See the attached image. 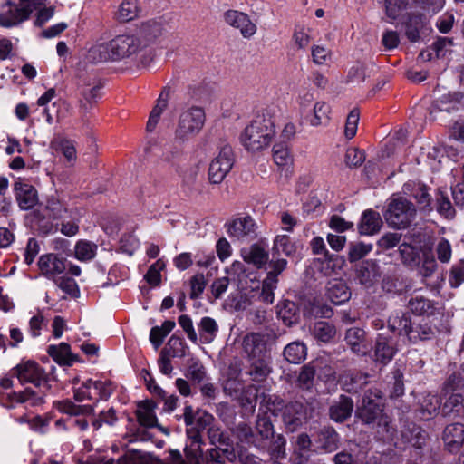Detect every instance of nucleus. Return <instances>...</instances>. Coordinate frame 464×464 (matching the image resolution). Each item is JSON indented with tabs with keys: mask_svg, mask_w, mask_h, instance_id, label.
Instances as JSON below:
<instances>
[{
	"mask_svg": "<svg viewBox=\"0 0 464 464\" xmlns=\"http://www.w3.org/2000/svg\"><path fill=\"white\" fill-rule=\"evenodd\" d=\"M12 376H16L24 383L34 384L38 391L30 388L21 392H12L7 395L8 402L3 403L8 408H14L17 403H27L30 406H38L44 401V396L49 390L47 374L44 370L34 361H22L11 371Z\"/></svg>",
	"mask_w": 464,
	"mask_h": 464,
	"instance_id": "nucleus-1",
	"label": "nucleus"
},
{
	"mask_svg": "<svg viewBox=\"0 0 464 464\" xmlns=\"http://www.w3.org/2000/svg\"><path fill=\"white\" fill-rule=\"evenodd\" d=\"M276 136L275 124L269 115L257 114L245 128L240 136L244 148L258 152L268 148Z\"/></svg>",
	"mask_w": 464,
	"mask_h": 464,
	"instance_id": "nucleus-2",
	"label": "nucleus"
},
{
	"mask_svg": "<svg viewBox=\"0 0 464 464\" xmlns=\"http://www.w3.org/2000/svg\"><path fill=\"white\" fill-rule=\"evenodd\" d=\"M140 47L138 39L130 34L117 35L110 42L97 43L89 50L95 62L119 61L134 54Z\"/></svg>",
	"mask_w": 464,
	"mask_h": 464,
	"instance_id": "nucleus-3",
	"label": "nucleus"
},
{
	"mask_svg": "<svg viewBox=\"0 0 464 464\" xmlns=\"http://www.w3.org/2000/svg\"><path fill=\"white\" fill-rule=\"evenodd\" d=\"M155 409L156 404L152 401H144L138 403L136 410L138 423L131 419L129 420L125 434V439H127L128 442L149 440L150 435L147 429L150 428L156 427L161 431H165L164 428L158 423Z\"/></svg>",
	"mask_w": 464,
	"mask_h": 464,
	"instance_id": "nucleus-4",
	"label": "nucleus"
},
{
	"mask_svg": "<svg viewBox=\"0 0 464 464\" xmlns=\"http://www.w3.org/2000/svg\"><path fill=\"white\" fill-rule=\"evenodd\" d=\"M357 416L367 424H376L378 433L384 440L392 439L394 428L391 425L390 418L383 413L380 399H372L365 394L362 401V405L357 410Z\"/></svg>",
	"mask_w": 464,
	"mask_h": 464,
	"instance_id": "nucleus-5",
	"label": "nucleus"
},
{
	"mask_svg": "<svg viewBox=\"0 0 464 464\" xmlns=\"http://www.w3.org/2000/svg\"><path fill=\"white\" fill-rule=\"evenodd\" d=\"M416 214V208L411 201L402 197H394L391 199L384 217L390 226L401 229L411 224Z\"/></svg>",
	"mask_w": 464,
	"mask_h": 464,
	"instance_id": "nucleus-6",
	"label": "nucleus"
},
{
	"mask_svg": "<svg viewBox=\"0 0 464 464\" xmlns=\"http://www.w3.org/2000/svg\"><path fill=\"white\" fill-rule=\"evenodd\" d=\"M206 121L205 111L201 107L192 106L181 112L175 131L176 138L185 141L198 135Z\"/></svg>",
	"mask_w": 464,
	"mask_h": 464,
	"instance_id": "nucleus-7",
	"label": "nucleus"
},
{
	"mask_svg": "<svg viewBox=\"0 0 464 464\" xmlns=\"http://www.w3.org/2000/svg\"><path fill=\"white\" fill-rule=\"evenodd\" d=\"M113 392V386L110 381L88 379L81 386L74 389V399L77 401H107Z\"/></svg>",
	"mask_w": 464,
	"mask_h": 464,
	"instance_id": "nucleus-8",
	"label": "nucleus"
},
{
	"mask_svg": "<svg viewBox=\"0 0 464 464\" xmlns=\"http://www.w3.org/2000/svg\"><path fill=\"white\" fill-rule=\"evenodd\" d=\"M234 165V154L230 146L222 147L211 160L208 167V180L212 184H220Z\"/></svg>",
	"mask_w": 464,
	"mask_h": 464,
	"instance_id": "nucleus-9",
	"label": "nucleus"
},
{
	"mask_svg": "<svg viewBox=\"0 0 464 464\" xmlns=\"http://www.w3.org/2000/svg\"><path fill=\"white\" fill-rule=\"evenodd\" d=\"M227 234L234 242L246 243L256 237L257 225L248 215L237 217L226 224Z\"/></svg>",
	"mask_w": 464,
	"mask_h": 464,
	"instance_id": "nucleus-10",
	"label": "nucleus"
},
{
	"mask_svg": "<svg viewBox=\"0 0 464 464\" xmlns=\"http://www.w3.org/2000/svg\"><path fill=\"white\" fill-rule=\"evenodd\" d=\"M223 20L230 27L239 31L246 39H250L257 32L256 24L244 12L229 9L224 12Z\"/></svg>",
	"mask_w": 464,
	"mask_h": 464,
	"instance_id": "nucleus-11",
	"label": "nucleus"
},
{
	"mask_svg": "<svg viewBox=\"0 0 464 464\" xmlns=\"http://www.w3.org/2000/svg\"><path fill=\"white\" fill-rule=\"evenodd\" d=\"M16 202L21 209L28 210L38 203V193L35 188L23 179H18L14 184Z\"/></svg>",
	"mask_w": 464,
	"mask_h": 464,
	"instance_id": "nucleus-12",
	"label": "nucleus"
},
{
	"mask_svg": "<svg viewBox=\"0 0 464 464\" xmlns=\"http://www.w3.org/2000/svg\"><path fill=\"white\" fill-rule=\"evenodd\" d=\"M305 419V407L295 401L288 403L283 412V420L289 431H295Z\"/></svg>",
	"mask_w": 464,
	"mask_h": 464,
	"instance_id": "nucleus-13",
	"label": "nucleus"
},
{
	"mask_svg": "<svg viewBox=\"0 0 464 464\" xmlns=\"http://www.w3.org/2000/svg\"><path fill=\"white\" fill-rule=\"evenodd\" d=\"M433 106L440 111H450L457 109L463 95L459 92H446L444 88H437L435 91Z\"/></svg>",
	"mask_w": 464,
	"mask_h": 464,
	"instance_id": "nucleus-14",
	"label": "nucleus"
},
{
	"mask_svg": "<svg viewBox=\"0 0 464 464\" xmlns=\"http://www.w3.org/2000/svg\"><path fill=\"white\" fill-rule=\"evenodd\" d=\"M443 440L450 451L459 450L464 443V425L461 423L448 425L443 432Z\"/></svg>",
	"mask_w": 464,
	"mask_h": 464,
	"instance_id": "nucleus-15",
	"label": "nucleus"
},
{
	"mask_svg": "<svg viewBox=\"0 0 464 464\" xmlns=\"http://www.w3.org/2000/svg\"><path fill=\"white\" fill-rule=\"evenodd\" d=\"M38 266L41 272L47 276L60 275L66 269L63 260L54 254L42 256Z\"/></svg>",
	"mask_w": 464,
	"mask_h": 464,
	"instance_id": "nucleus-16",
	"label": "nucleus"
},
{
	"mask_svg": "<svg viewBox=\"0 0 464 464\" xmlns=\"http://www.w3.org/2000/svg\"><path fill=\"white\" fill-rule=\"evenodd\" d=\"M353 410V403L352 399L342 395L330 407V418L334 421L343 422L352 415Z\"/></svg>",
	"mask_w": 464,
	"mask_h": 464,
	"instance_id": "nucleus-17",
	"label": "nucleus"
},
{
	"mask_svg": "<svg viewBox=\"0 0 464 464\" xmlns=\"http://www.w3.org/2000/svg\"><path fill=\"white\" fill-rule=\"evenodd\" d=\"M241 256L245 262L261 267L268 261V252L257 244L241 249Z\"/></svg>",
	"mask_w": 464,
	"mask_h": 464,
	"instance_id": "nucleus-18",
	"label": "nucleus"
},
{
	"mask_svg": "<svg viewBox=\"0 0 464 464\" xmlns=\"http://www.w3.org/2000/svg\"><path fill=\"white\" fill-rule=\"evenodd\" d=\"M396 351L392 339L382 335L378 336L375 346L376 361L386 364L393 358Z\"/></svg>",
	"mask_w": 464,
	"mask_h": 464,
	"instance_id": "nucleus-19",
	"label": "nucleus"
},
{
	"mask_svg": "<svg viewBox=\"0 0 464 464\" xmlns=\"http://www.w3.org/2000/svg\"><path fill=\"white\" fill-rule=\"evenodd\" d=\"M24 20L20 14L16 5L7 2L0 8V26L11 28L23 23Z\"/></svg>",
	"mask_w": 464,
	"mask_h": 464,
	"instance_id": "nucleus-20",
	"label": "nucleus"
},
{
	"mask_svg": "<svg viewBox=\"0 0 464 464\" xmlns=\"http://www.w3.org/2000/svg\"><path fill=\"white\" fill-rule=\"evenodd\" d=\"M49 355L60 365H72L77 361V357L71 352V347L66 343L48 347Z\"/></svg>",
	"mask_w": 464,
	"mask_h": 464,
	"instance_id": "nucleus-21",
	"label": "nucleus"
},
{
	"mask_svg": "<svg viewBox=\"0 0 464 464\" xmlns=\"http://www.w3.org/2000/svg\"><path fill=\"white\" fill-rule=\"evenodd\" d=\"M243 272V264L240 261H235L229 269L227 270V273L228 274L227 276L221 277L218 279L216 282L212 285V290H226L228 286H237L239 287V285L237 284V281L240 282L241 280L236 279L235 274L242 273Z\"/></svg>",
	"mask_w": 464,
	"mask_h": 464,
	"instance_id": "nucleus-22",
	"label": "nucleus"
},
{
	"mask_svg": "<svg viewBox=\"0 0 464 464\" xmlns=\"http://www.w3.org/2000/svg\"><path fill=\"white\" fill-rule=\"evenodd\" d=\"M403 192L412 196L421 208H426L427 207H430V198L427 191V188L423 184L415 181H409L404 184Z\"/></svg>",
	"mask_w": 464,
	"mask_h": 464,
	"instance_id": "nucleus-23",
	"label": "nucleus"
},
{
	"mask_svg": "<svg viewBox=\"0 0 464 464\" xmlns=\"http://www.w3.org/2000/svg\"><path fill=\"white\" fill-rule=\"evenodd\" d=\"M338 433L330 427H324L322 429L316 439L318 447L325 452L334 451L338 448Z\"/></svg>",
	"mask_w": 464,
	"mask_h": 464,
	"instance_id": "nucleus-24",
	"label": "nucleus"
},
{
	"mask_svg": "<svg viewBox=\"0 0 464 464\" xmlns=\"http://www.w3.org/2000/svg\"><path fill=\"white\" fill-rule=\"evenodd\" d=\"M378 276V266L372 260L362 262L357 269V278L366 287H371Z\"/></svg>",
	"mask_w": 464,
	"mask_h": 464,
	"instance_id": "nucleus-25",
	"label": "nucleus"
},
{
	"mask_svg": "<svg viewBox=\"0 0 464 464\" xmlns=\"http://www.w3.org/2000/svg\"><path fill=\"white\" fill-rule=\"evenodd\" d=\"M55 408L65 414L71 416H86L94 412V407L92 405H76L72 401L63 400L54 403Z\"/></svg>",
	"mask_w": 464,
	"mask_h": 464,
	"instance_id": "nucleus-26",
	"label": "nucleus"
},
{
	"mask_svg": "<svg viewBox=\"0 0 464 464\" xmlns=\"http://www.w3.org/2000/svg\"><path fill=\"white\" fill-rule=\"evenodd\" d=\"M382 225V220L378 212L367 210L363 212L360 225V231L364 235H372L378 232Z\"/></svg>",
	"mask_w": 464,
	"mask_h": 464,
	"instance_id": "nucleus-27",
	"label": "nucleus"
},
{
	"mask_svg": "<svg viewBox=\"0 0 464 464\" xmlns=\"http://www.w3.org/2000/svg\"><path fill=\"white\" fill-rule=\"evenodd\" d=\"M332 109L329 103L320 101L314 103L313 109V116L309 122L312 126L317 127L326 125L331 120Z\"/></svg>",
	"mask_w": 464,
	"mask_h": 464,
	"instance_id": "nucleus-28",
	"label": "nucleus"
},
{
	"mask_svg": "<svg viewBox=\"0 0 464 464\" xmlns=\"http://www.w3.org/2000/svg\"><path fill=\"white\" fill-rule=\"evenodd\" d=\"M140 12L138 0H123L119 5L117 18L122 22H129L137 18Z\"/></svg>",
	"mask_w": 464,
	"mask_h": 464,
	"instance_id": "nucleus-29",
	"label": "nucleus"
},
{
	"mask_svg": "<svg viewBox=\"0 0 464 464\" xmlns=\"http://www.w3.org/2000/svg\"><path fill=\"white\" fill-rule=\"evenodd\" d=\"M388 324L392 331H397L399 334H405L409 338V334H411L412 327L407 314L403 312L395 313L390 316Z\"/></svg>",
	"mask_w": 464,
	"mask_h": 464,
	"instance_id": "nucleus-30",
	"label": "nucleus"
},
{
	"mask_svg": "<svg viewBox=\"0 0 464 464\" xmlns=\"http://www.w3.org/2000/svg\"><path fill=\"white\" fill-rule=\"evenodd\" d=\"M277 314L285 325L291 326L298 320V308L294 302L285 300L278 304Z\"/></svg>",
	"mask_w": 464,
	"mask_h": 464,
	"instance_id": "nucleus-31",
	"label": "nucleus"
},
{
	"mask_svg": "<svg viewBox=\"0 0 464 464\" xmlns=\"http://www.w3.org/2000/svg\"><path fill=\"white\" fill-rule=\"evenodd\" d=\"M363 338L364 331L360 328H350L346 332L345 340L352 350L357 354H365L367 353V347L362 343Z\"/></svg>",
	"mask_w": 464,
	"mask_h": 464,
	"instance_id": "nucleus-32",
	"label": "nucleus"
},
{
	"mask_svg": "<svg viewBox=\"0 0 464 464\" xmlns=\"http://www.w3.org/2000/svg\"><path fill=\"white\" fill-rule=\"evenodd\" d=\"M176 324L174 321L167 320L161 326H154L150 333V342L153 347L158 350L162 344L165 337L174 329Z\"/></svg>",
	"mask_w": 464,
	"mask_h": 464,
	"instance_id": "nucleus-33",
	"label": "nucleus"
},
{
	"mask_svg": "<svg viewBox=\"0 0 464 464\" xmlns=\"http://www.w3.org/2000/svg\"><path fill=\"white\" fill-rule=\"evenodd\" d=\"M166 269V262L162 258H159L156 262L150 266L147 273L144 276L145 281L148 285L154 288L159 287L162 282V271Z\"/></svg>",
	"mask_w": 464,
	"mask_h": 464,
	"instance_id": "nucleus-34",
	"label": "nucleus"
},
{
	"mask_svg": "<svg viewBox=\"0 0 464 464\" xmlns=\"http://www.w3.org/2000/svg\"><path fill=\"white\" fill-rule=\"evenodd\" d=\"M97 245L88 240H79L74 246V256L82 262L92 260L97 252Z\"/></svg>",
	"mask_w": 464,
	"mask_h": 464,
	"instance_id": "nucleus-35",
	"label": "nucleus"
},
{
	"mask_svg": "<svg viewBox=\"0 0 464 464\" xmlns=\"http://www.w3.org/2000/svg\"><path fill=\"white\" fill-rule=\"evenodd\" d=\"M306 346L301 342H293L284 350L285 358L291 363L302 362L306 358Z\"/></svg>",
	"mask_w": 464,
	"mask_h": 464,
	"instance_id": "nucleus-36",
	"label": "nucleus"
},
{
	"mask_svg": "<svg viewBox=\"0 0 464 464\" xmlns=\"http://www.w3.org/2000/svg\"><path fill=\"white\" fill-rule=\"evenodd\" d=\"M273 160L282 170H288L294 160L289 149L284 145L276 144L273 148Z\"/></svg>",
	"mask_w": 464,
	"mask_h": 464,
	"instance_id": "nucleus-37",
	"label": "nucleus"
},
{
	"mask_svg": "<svg viewBox=\"0 0 464 464\" xmlns=\"http://www.w3.org/2000/svg\"><path fill=\"white\" fill-rule=\"evenodd\" d=\"M442 412L448 416H464V399L460 394L450 395L442 406Z\"/></svg>",
	"mask_w": 464,
	"mask_h": 464,
	"instance_id": "nucleus-38",
	"label": "nucleus"
},
{
	"mask_svg": "<svg viewBox=\"0 0 464 464\" xmlns=\"http://www.w3.org/2000/svg\"><path fill=\"white\" fill-rule=\"evenodd\" d=\"M440 399L436 394L429 393L423 397L420 402V417L423 420H430L440 409Z\"/></svg>",
	"mask_w": 464,
	"mask_h": 464,
	"instance_id": "nucleus-39",
	"label": "nucleus"
},
{
	"mask_svg": "<svg viewBox=\"0 0 464 464\" xmlns=\"http://www.w3.org/2000/svg\"><path fill=\"white\" fill-rule=\"evenodd\" d=\"M200 341L203 343H211L218 330L216 321L210 317H203L198 325Z\"/></svg>",
	"mask_w": 464,
	"mask_h": 464,
	"instance_id": "nucleus-40",
	"label": "nucleus"
},
{
	"mask_svg": "<svg viewBox=\"0 0 464 464\" xmlns=\"http://www.w3.org/2000/svg\"><path fill=\"white\" fill-rule=\"evenodd\" d=\"M335 334L336 329L332 324L324 321L314 324L313 335L318 341L328 343L334 338Z\"/></svg>",
	"mask_w": 464,
	"mask_h": 464,
	"instance_id": "nucleus-41",
	"label": "nucleus"
},
{
	"mask_svg": "<svg viewBox=\"0 0 464 464\" xmlns=\"http://www.w3.org/2000/svg\"><path fill=\"white\" fill-rule=\"evenodd\" d=\"M435 336V331L429 322L422 320L415 329H411L409 334V341L411 343H417L418 341L430 340Z\"/></svg>",
	"mask_w": 464,
	"mask_h": 464,
	"instance_id": "nucleus-42",
	"label": "nucleus"
},
{
	"mask_svg": "<svg viewBox=\"0 0 464 464\" xmlns=\"http://www.w3.org/2000/svg\"><path fill=\"white\" fill-rule=\"evenodd\" d=\"M201 451L199 449L186 448L185 459H181V455L178 450L170 451L173 464H200Z\"/></svg>",
	"mask_w": 464,
	"mask_h": 464,
	"instance_id": "nucleus-43",
	"label": "nucleus"
},
{
	"mask_svg": "<svg viewBox=\"0 0 464 464\" xmlns=\"http://www.w3.org/2000/svg\"><path fill=\"white\" fill-rule=\"evenodd\" d=\"M244 349L249 356L256 357L265 349V343L261 335L258 334H250L244 338Z\"/></svg>",
	"mask_w": 464,
	"mask_h": 464,
	"instance_id": "nucleus-44",
	"label": "nucleus"
},
{
	"mask_svg": "<svg viewBox=\"0 0 464 464\" xmlns=\"http://www.w3.org/2000/svg\"><path fill=\"white\" fill-rule=\"evenodd\" d=\"M338 382L349 392H356L358 387L366 383V376L362 373L347 372L339 377Z\"/></svg>",
	"mask_w": 464,
	"mask_h": 464,
	"instance_id": "nucleus-45",
	"label": "nucleus"
},
{
	"mask_svg": "<svg viewBox=\"0 0 464 464\" xmlns=\"http://www.w3.org/2000/svg\"><path fill=\"white\" fill-rule=\"evenodd\" d=\"M187 346L181 337L172 335L166 346L161 350L164 354H169L171 357H184L186 355Z\"/></svg>",
	"mask_w": 464,
	"mask_h": 464,
	"instance_id": "nucleus-46",
	"label": "nucleus"
},
{
	"mask_svg": "<svg viewBox=\"0 0 464 464\" xmlns=\"http://www.w3.org/2000/svg\"><path fill=\"white\" fill-rule=\"evenodd\" d=\"M411 312L417 315H431L437 310L434 304L422 297H416L409 302Z\"/></svg>",
	"mask_w": 464,
	"mask_h": 464,
	"instance_id": "nucleus-47",
	"label": "nucleus"
},
{
	"mask_svg": "<svg viewBox=\"0 0 464 464\" xmlns=\"http://www.w3.org/2000/svg\"><path fill=\"white\" fill-rule=\"evenodd\" d=\"M167 105H168V93L161 92V94L160 95V97L157 101V104L155 105V107L153 108V110L151 111V112L150 114L149 121L147 123L148 130L152 131L154 130V128L156 127V125L160 120L161 113L167 108Z\"/></svg>",
	"mask_w": 464,
	"mask_h": 464,
	"instance_id": "nucleus-48",
	"label": "nucleus"
},
{
	"mask_svg": "<svg viewBox=\"0 0 464 464\" xmlns=\"http://www.w3.org/2000/svg\"><path fill=\"white\" fill-rule=\"evenodd\" d=\"M273 250L291 256L296 252L295 243L286 235H278L274 240Z\"/></svg>",
	"mask_w": 464,
	"mask_h": 464,
	"instance_id": "nucleus-49",
	"label": "nucleus"
},
{
	"mask_svg": "<svg viewBox=\"0 0 464 464\" xmlns=\"http://www.w3.org/2000/svg\"><path fill=\"white\" fill-rule=\"evenodd\" d=\"M47 318L44 314V310L37 309L36 313L30 318L28 323V332L33 338L39 337L42 330L47 325Z\"/></svg>",
	"mask_w": 464,
	"mask_h": 464,
	"instance_id": "nucleus-50",
	"label": "nucleus"
},
{
	"mask_svg": "<svg viewBox=\"0 0 464 464\" xmlns=\"http://www.w3.org/2000/svg\"><path fill=\"white\" fill-rule=\"evenodd\" d=\"M311 54L313 62L317 65H326L333 59L331 50L321 44H314L312 46Z\"/></svg>",
	"mask_w": 464,
	"mask_h": 464,
	"instance_id": "nucleus-51",
	"label": "nucleus"
},
{
	"mask_svg": "<svg viewBox=\"0 0 464 464\" xmlns=\"http://www.w3.org/2000/svg\"><path fill=\"white\" fill-rule=\"evenodd\" d=\"M162 25L160 23L150 20L143 23L140 28V34L147 40L151 41L162 33Z\"/></svg>",
	"mask_w": 464,
	"mask_h": 464,
	"instance_id": "nucleus-52",
	"label": "nucleus"
},
{
	"mask_svg": "<svg viewBox=\"0 0 464 464\" xmlns=\"http://www.w3.org/2000/svg\"><path fill=\"white\" fill-rule=\"evenodd\" d=\"M399 251L403 263L410 266H416L419 262L418 250L408 243H402L399 246Z\"/></svg>",
	"mask_w": 464,
	"mask_h": 464,
	"instance_id": "nucleus-53",
	"label": "nucleus"
},
{
	"mask_svg": "<svg viewBox=\"0 0 464 464\" xmlns=\"http://www.w3.org/2000/svg\"><path fill=\"white\" fill-rule=\"evenodd\" d=\"M293 41L298 49H305L311 41L309 29L304 25H295L293 34Z\"/></svg>",
	"mask_w": 464,
	"mask_h": 464,
	"instance_id": "nucleus-54",
	"label": "nucleus"
},
{
	"mask_svg": "<svg viewBox=\"0 0 464 464\" xmlns=\"http://www.w3.org/2000/svg\"><path fill=\"white\" fill-rule=\"evenodd\" d=\"M408 0H385L386 14L392 19L399 18L406 9Z\"/></svg>",
	"mask_w": 464,
	"mask_h": 464,
	"instance_id": "nucleus-55",
	"label": "nucleus"
},
{
	"mask_svg": "<svg viewBox=\"0 0 464 464\" xmlns=\"http://www.w3.org/2000/svg\"><path fill=\"white\" fill-rule=\"evenodd\" d=\"M52 146L60 150L68 161L76 159V149L72 141L68 140H54L52 142Z\"/></svg>",
	"mask_w": 464,
	"mask_h": 464,
	"instance_id": "nucleus-56",
	"label": "nucleus"
},
{
	"mask_svg": "<svg viewBox=\"0 0 464 464\" xmlns=\"http://www.w3.org/2000/svg\"><path fill=\"white\" fill-rule=\"evenodd\" d=\"M118 420L116 411L110 408L107 411H101L98 418L92 421V427L95 430L102 428L103 424L113 425Z\"/></svg>",
	"mask_w": 464,
	"mask_h": 464,
	"instance_id": "nucleus-57",
	"label": "nucleus"
},
{
	"mask_svg": "<svg viewBox=\"0 0 464 464\" xmlns=\"http://www.w3.org/2000/svg\"><path fill=\"white\" fill-rule=\"evenodd\" d=\"M256 429L260 437L264 440L270 439L274 435V427L267 416H258Z\"/></svg>",
	"mask_w": 464,
	"mask_h": 464,
	"instance_id": "nucleus-58",
	"label": "nucleus"
},
{
	"mask_svg": "<svg viewBox=\"0 0 464 464\" xmlns=\"http://www.w3.org/2000/svg\"><path fill=\"white\" fill-rule=\"evenodd\" d=\"M44 0H20L16 7L23 19L25 21L34 10L38 9L44 4Z\"/></svg>",
	"mask_w": 464,
	"mask_h": 464,
	"instance_id": "nucleus-59",
	"label": "nucleus"
},
{
	"mask_svg": "<svg viewBox=\"0 0 464 464\" xmlns=\"http://www.w3.org/2000/svg\"><path fill=\"white\" fill-rule=\"evenodd\" d=\"M372 249L370 244L357 243L351 246L349 250V260L355 262L368 255Z\"/></svg>",
	"mask_w": 464,
	"mask_h": 464,
	"instance_id": "nucleus-60",
	"label": "nucleus"
},
{
	"mask_svg": "<svg viewBox=\"0 0 464 464\" xmlns=\"http://www.w3.org/2000/svg\"><path fill=\"white\" fill-rule=\"evenodd\" d=\"M436 254L438 259L441 263H449L452 256V248L450 243L445 238L439 240L436 245Z\"/></svg>",
	"mask_w": 464,
	"mask_h": 464,
	"instance_id": "nucleus-61",
	"label": "nucleus"
},
{
	"mask_svg": "<svg viewBox=\"0 0 464 464\" xmlns=\"http://www.w3.org/2000/svg\"><path fill=\"white\" fill-rule=\"evenodd\" d=\"M437 210L441 216L447 218H452L455 214V210L450 199L441 192L438 195L437 198Z\"/></svg>",
	"mask_w": 464,
	"mask_h": 464,
	"instance_id": "nucleus-62",
	"label": "nucleus"
},
{
	"mask_svg": "<svg viewBox=\"0 0 464 464\" xmlns=\"http://www.w3.org/2000/svg\"><path fill=\"white\" fill-rule=\"evenodd\" d=\"M359 122V111L353 110L347 116L344 135L347 139H353L357 131V126Z\"/></svg>",
	"mask_w": 464,
	"mask_h": 464,
	"instance_id": "nucleus-63",
	"label": "nucleus"
},
{
	"mask_svg": "<svg viewBox=\"0 0 464 464\" xmlns=\"http://www.w3.org/2000/svg\"><path fill=\"white\" fill-rule=\"evenodd\" d=\"M309 313L314 317L330 318L333 315L332 308L316 299L310 304Z\"/></svg>",
	"mask_w": 464,
	"mask_h": 464,
	"instance_id": "nucleus-64",
	"label": "nucleus"
}]
</instances>
